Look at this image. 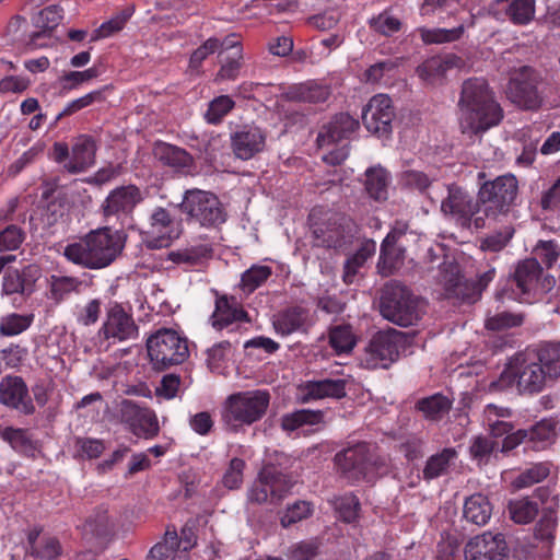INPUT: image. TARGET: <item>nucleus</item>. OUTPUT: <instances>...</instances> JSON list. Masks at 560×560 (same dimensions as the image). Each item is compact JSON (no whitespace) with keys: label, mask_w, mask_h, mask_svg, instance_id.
Segmentation results:
<instances>
[{"label":"nucleus","mask_w":560,"mask_h":560,"mask_svg":"<svg viewBox=\"0 0 560 560\" xmlns=\"http://www.w3.org/2000/svg\"><path fill=\"white\" fill-rule=\"evenodd\" d=\"M125 242L118 231L100 228L90 231L78 241L63 248L66 259L90 270H98L112 265L121 254Z\"/></svg>","instance_id":"nucleus-1"},{"label":"nucleus","mask_w":560,"mask_h":560,"mask_svg":"<svg viewBox=\"0 0 560 560\" xmlns=\"http://www.w3.org/2000/svg\"><path fill=\"white\" fill-rule=\"evenodd\" d=\"M480 190L478 199L472 197L463 188L456 185L447 187V196L441 201V211L444 215L455 219L462 226L476 230L483 229L490 214V189L489 180H486V173L478 174Z\"/></svg>","instance_id":"nucleus-2"},{"label":"nucleus","mask_w":560,"mask_h":560,"mask_svg":"<svg viewBox=\"0 0 560 560\" xmlns=\"http://www.w3.org/2000/svg\"><path fill=\"white\" fill-rule=\"evenodd\" d=\"M463 133L478 136L490 128V85L486 78L464 81L458 101Z\"/></svg>","instance_id":"nucleus-3"},{"label":"nucleus","mask_w":560,"mask_h":560,"mask_svg":"<svg viewBox=\"0 0 560 560\" xmlns=\"http://www.w3.org/2000/svg\"><path fill=\"white\" fill-rule=\"evenodd\" d=\"M555 285V279L544 276L540 262L536 258L520 262L512 278L497 291V300L511 299L521 303H534L540 300Z\"/></svg>","instance_id":"nucleus-4"},{"label":"nucleus","mask_w":560,"mask_h":560,"mask_svg":"<svg viewBox=\"0 0 560 560\" xmlns=\"http://www.w3.org/2000/svg\"><path fill=\"white\" fill-rule=\"evenodd\" d=\"M381 315L401 327L416 325L422 317V303L411 290L398 281L388 282L380 299Z\"/></svg>","instance_id":"nucleus-5"},{"label":"nucleus","mask_w":560,"mask_h":560,"mask_svg":"<svg viewBox=\"0 0 560 560\" xmlns=\"http://www.w3.org/2000/svg\"><path fill=\"white\" fill-rule=\"evenodd\" d=\"M549 376L536 360L524 353H516L501 371L499 378L492 382V389H504L516 384L522 394H538L547 384Z\"/></svg>","instance_id":"nucleus-6"},{"label":"nucleus","mask_w":560,"mask_h":560,"mask_svg":"<svg viewBox=\"0 0 560 560\" xmlns=\"http://www.w3.org/2000/svg\"><path fill=\"white\" fill-rule=\"evenodd\" d=\"M269 401V393L261 389L232 394L224 401L222 420L233 430L250 425L265 416Z\"/></svg>","instance_id":"nucleus-7"},{"label":"nucleus","mask_w":560,"mask_h":560,"mask_svg":"<svg viewBox=\"0 0 560 560\" xmlns=\"http://www.w3.org/2000/svg\"><path fill=\"white\" fill-rule=\"evenodd\" d=\"M148 355L156 370L184 363L189 358L188 339L171 328H161L147 340Z\"/></svg>","instance_id":"nucleus-8"},{"label":"nucleus","mask_w":560,"mask_h":560,"mask_svg":"<svg viewBox=\"0 0 560 560\" xmlns=\"http://www.w3.org/2000/svg\"><path fill=\"white\" fill-rule=\"evenodd\" d=\"M335 465L349 482L372 481L376 475L380 458L373 445L362 442L338 452L335 455Z\"/></svg>","instance_id":"nucleus-9"},{"label":"nucleus","mask_w":560,"mask_h":560,"mask_svg":"<svg viewBox=\"0 0 560 560\" xmlns=\"http://www.w3.org/2000/svg\"><path fill=\"white\" fill-rule=\"evenodd\" d=\"M179 209L188 223L203 228H217L226 220V213L219 198L201 189L186 190Z\"/></svg>","instance_id":"nucleus-10"},{"label":"nucleus","mask_w":560,"mask_h":560,"mask_svg":"<svg viewBox=\"0 0 560 560\" xmlns=\"http://www.w3.org/2000/svg\"><path fill=\"white\" fill-rule=\"evenodd\" d=\"M140 335L138 324L133 318L130 307H126L117 301L109 302L105 310L104 320L97 331L101 342H106V348L137 340Z\"/></svg>","instance_id":"nucleus-11"},{"label":"nucleus","mask_w":560,"mask_h":560,"mask_svg":"<svg viewBox=\"0 0 560 560\" xmlns=\"http://www.w3.org/2000/svg\"><path fill=\"white\" fill-rule=\"evenodd\" d=\"M409 343L408 336L397 329L377 332L370 341L362 358L366 369H387Z\"/></svg>","instance_id":"nucleus-12"},{"label":"nucleus","mask_w":560,"mask_h":560,"mask_svg":"<svg viewBox=\"0 0 560 560\" xmlns=\"http://www.w3.org/2000/svg\"><path fill=\"white\" fill-rule=\"evenodd\" d=\"M488 275L489 272H485L479 280H466L460 276L456 262L443 261L439 265L436 280L443 285L447 298L475 303L487 287Z\"/></svg>","instance_id":"nucleus-13"},{"label":"nucleus","mask_w":560,"mask_h":560,"mask_svg":"<svg viewBox=\"0 0 560 560\" xmlns=\"http://www.w3.org/2000/svg\"><path fill=\"white\" fill-rule=\"evenodd\" d=\"M541 75L529 66H522L511 72L506 85L508 98L523 109H538L542 97L538 91Z\"/></svg>","instance_id":"nucleus-14"},{"label":"nucleus","mask_w":560,"mask_h":560,"mask_svg":"<svg viewBox=\"0 0 560 560\" xmlns=\"http://www.w3.org/2000/svg\"><path fill=\"white\" fill-rule=\"evenodd\" d=\"M292 480L275 466H265L248 490V500L258 504L278 503L292 489Z\"/></svg>","instance_id":"nucleus-15"},{"label":"nucleus","mask_w":560,"mask_h":560,"mask_svg":"<svg viewBox=\"0 0 560 560\" xmlns=\"http://www.w3.org/2000/svg\"><path fill=\"white\" fill-rule=\"evenodd\" d=\"M552 434L551 424L540 422L530 433L526 430L514 431V425L509 421L492 422V453H508L518 446L528 435L530 439L548 440Z\"/></svg>","instance_id":"nucleus-16"},{"label":"nucleus","mask_w":560,"mask_h":560,"mask_svg":"<svg viewBox=\"0 0 560 560\" xmlns=\"http://www.w3.org/2000/svg\"><path fill=\"white\" fill-rule=\"evenodd\" d=\"M120 421L138 438L153 439L159 434V420L153 410L133 400L122 399L119 404Z\"/></svg>","instance_id":"nucleus-17"},{"label":"nucleus","mask_w":560,"mask_h":560,"mask_svg":"<svg viewBox=\"0 0 560 560\" xmlns=\"http://www.w3.org/2000/svg\"><path fill=\"white\" fill-rule=\"evenodd\" d=\"M143 234L150 247H167L174 240L179 237V223L167 209L156 207L149 217Z\"/></svg>","instance_id":"nucleus-18"},{"label":"nucleus","mask_w":560,"mask_h":560,"mask_svg":"<svg viewBox=\"0 0 560 560\" xmlns=\"http://www.w3.org/2000/svg\"><path fill=\"white\" fill-rule=\"evenodd\" d=\"M144 199L141 189L132 184L114 188L101 205V210L107 220L128 218L136 207Z\"/></svg>","instance_id":"nucleus-19"},{"label":"nucleus","mask_w":560,"mask_h":560,"mask_svg":"<svg viewBox=\"0 0 560 560\" xmlns=\"http://www.w3.org/2000/svg\"><path fill=\"white\" fill-rule=\"evenodd\" d=\"M394 117L392 100L386 94L373 96L362 112V122L365 128L380 137L392 132Z\"/></svg>","instance_id":"nucleus-20"},{"label":"nucleus","mask_w":560,"mask_h":560,"mask_svg":"<svg viewBox=\"0 0 560 560\" xmlns=\"http://www.w3.org/2000/svg\"><path fill=\"white\" fill-rule=\"evenodd\" d=\"M230 141L235 158L247 161L265 150L267 131L254 124L243 125L231 132Z\"/></svg>","instance_id":"nucleus-21"},{"label":"nucleus","mask_w":560,"mask_h":560,"mask_svg":"<svg viewBox=\"0 0 560 560\" xmlns=\"http://www.w3.org/2000/svg\"><path fill=\"white\" fill-rule=\"evenodd\" d=\"M347 396V381L343 378L308 380L298 386L296 399L301 404L331 398L341 399Z\"/></svg>","instance_id":"nucleus-22"},{"label":"nucleus","mask_w":560,"mask_h":560,"mask_svg":"<svg viewBox=\"0 0 560 560\" xmlns=\"http://www.w3.org/2000/svg\"><path fill=\"white\" fill-rule=\"evenodd\" d=\"M0 402L23 415L35 412L28 388L20 376H5L0 382Z\"/></svg>","instance_id":"nucleus-23"},{"label":"nucleus","mask_w":560,"mask_h":560,"mask_svg":"<svg viewBox=\"0 0 560 560\" xmlns=\"http://www.w3.org/2000/svg\"><path fill=\"white\" fill-rule=\"evenodd\" d=\"M467 68V62L462 57L453 54L432 57L417 68V73L424 82L435 85L441 84L448 71Z\"/></svg>","instance_id":"nucleus-24"},{"label":"nucleus","mask_w":560,"mask_h":560,"mask_svg":"<svg viewBox=\"0 0 560 560\" xmlns=\"http://www.w3.org/2000/svg\"><path fill=\"white\" fill-rule=\"evenodd\" d=\"M359 127V121L347 113H340L323 126L317 136L319 148L330 147L343 139H348Z\"/></svg>","instance_id":"nucleus-25"},{"label":"nucleus","mask_w":560,"mask_h":560,"mask_svg":"<svg viewBox=\"0 0 560 560\" xmlns=\"http://www.w3.org/2000/svg\"><path fill=\"white\" fill-rule=\"evenodd\" d=\"M43 528L35 526L27 533L26 555L37 560H56L62 555L59 539L51 535H40Z\"/></svg>","instance_id":"nucleus-26"},{"label":"nucleus","mask_w":560,"mask_h":560,"mask_svg":"<svg viewBox=\"0 0 560 560\" xmlns=\"http://www.w3.org/2000/svg\"><path fill=\"white\" fill-rule=\"evenodd\" d=\"M96 143L90 136H79L71 147V158L65 165V171L69 174H79L85 172L95 164Z\"/></svg>","instance_id":"nucleus-27"},{"label":"nucleus","mask_w":560,"mask_h":560,"mask_svg":"<svg viewBox=\"0 0 560 560\" xmlns=\"http://www.w3.org/2000/svg\"><path fill=\"white\" fill-rule=\"evenodd\" d=\"M308 322V310L302 306H292L276 314L272 325L278 335L287 337L294 332L306 331Z\"/></svg>","instance_id":"nucleus-28"},{"label":"nucleus","mask_w":560,"mask_h":560,"mask_svg":"<svg viewBox=\"0 0 560 560\" xmlns=\"http://www.w3.org/2000/svg\"><path fill=\"white\" fill-rule=\"evenodd\" d=\"M154 158L176 172H189L194 164L192 156L183 148L159 141L153 148Z\"/></svg>","instance_id":"nucleus-29"},{"label":"nucleus","mask_w":560,"mask_h":560,"mask_svg":"<svg viewBox=\"0 0 560 560\" xmlns=\"http://www.w3.org/2000/svg\"><path fill=\"white\" fill-rule=\"evenodd\" d=\"M518 192L515 175L508 173L492 179V210L505 212L514 203Z\"/></svg>","instance_id":"nucleus-30"},{"label":"nucleus","mask_w":560,"mask_h":560,"mask_svg":"<svg viewBox=\"0 0 560 560\" xmlns=\"http://www.w3.org/2000/svg\"><path fill=\"white\" fill-rule=\"evenodd\" d=\"M315 244L326 248H340L347 243L345 226L338 218L318 224L313 231Z\"/></svg>","instance_id":"nucleus-31"},{"label":"nucleus","mask_w":560,"mask_h":560,"mask_svg":"<svg viewBox=\"0 0 560 560\" xmlns=\"http://www.w3.org/2000/svg\"><path fill=\"white\" fill-rule=\"evenodd\" d=\"M330 95V88L316 81H307L289 88L287 97L294 102L324 103Z\"/></svg>","instance_id":"nucleus-32"},{"label":"nucleus","mask_w":560,"mask_h":560,"mask_svg":"<svg viewBox=\"0 0 560 560\" xmlns=\"http://www.w3.org/2000/svg\"><path fill=\"white\" fill-rule=\"evenodd\" d=\"M213 327L221 330L230 327L237 322H248L247 313L236 306V303H231L226 296H221L215 301V311L212 315Z\"/></svg>","instance_id":"nucleus-33"},{"label":"nucleus","mask_w":560,"mask_h":560,"mask_svg":"<svg viewBox=\"0 0 560 560\" xmlns=\"http://www.w3.org/2000/svg\"><path fill=\"white\" fill-rule=\"evenodd\" d=\"M452 405L453 401L448 397L442 394H433L419 399L415 408L425 420L440 421L450 412Z\"/></svg>","instance_id":"nucleus-34"},{"label":"nucleus","mask_w":560,"mask_h":560,"mask_svg":"<svg viewBox=\"0 0 560 560\" xmlns=\"http://www.w3.org/2000/svg\"><path fill=\"white\" fill-rule=\"evenodd\" d=\"M457 457L458 453L454 447H445L441 452L431 455L422 470L423 479L430 481L446 475L450 466Z\"/></svg>","instance_id":"nucleus-35"},{"label":"nucleus","mask_w":560,"mask_h":560,"mask_svg":"<svg viewBox=\"0 0 560 560\" xmlns=\"http://www.w3.org/2000/svg\"><path fill=\"white\" fill-rule=\"evenodd\" d=\"M389 182V173L381 166L370 167L365 171V190L375 201H385L388 198Z\"/></svg>","instance_id":"nucleus-36"},{"label":"nucleus","mask_w":560,"mask_h":560,"mask_svg":"<svg viewBox=\"0 0 560 560\" xmlns=\"http://www.w3.org/2000/svg\"><path fill=\"white\" fill-rule=\"evenodd\" d=\"M115 526V521L109 514L108 508L106 505H100L86 518L82 530L84 535L104 537L113 533Z\"/></svg>","instance_id":"nucleus-37"},{"label":"nucleus","mask_w":560,"mask_h":560,"mask_svg":"<svg viewBox=\"0 0 560 560\" xmlns=\"http://www.w3.org/2000/svg\"><path fill=\"white\" fill-rule=\"evenodd\" d=\"M375 250L376 243L373 240H364L361 243L359 249L345 262L342 275L345 283H353L359 269L375 254Z\"/></svg>","instance_id":"nucleus-38"},{"label":"nucleus","mask_w":560,"mask_h":560,"mask_svg":"<svg viewBox=\"0 0 560 560\" xmlns=\"http://www.w3.org/2000/svg\"><path fill=\"white\" fill-rule=\"evenodd\" d=\"M83 281L72 276L52 275L49 279V299L55 303H61L71 293H80Z\"/></svg>","instance_id":"nucleus-39"},{"label":"nucleus","mask_w":560,"mask_h":560,"mask_svg":"<svg viewBox=\"0 0 560 560\" xmlns=\"http://www.w3.org/2000/svg\"><path fill=\"white\" fill-rule=\"evenodd\" d=\"M536 361L541 364L550 381L560 377V342H546L536 352Z\"/></svg>","instance_id":"nucleus-40"},{"label":"nucleus","mask_w":560,"mask_h":560,"mask_svg":"<svg viewBox=\"0 0 560 560\" xmlns=\"http://www.w3.org/2000/svg\"><path fill=\"white\" fill-rule=\"evenodd\" d=\"M0 436L18 453L34 456L36 444L24 429L0 427Z\"/></svg>","instance_id":"nucleus-41"},{"label":"nucleus","mask_w":560,"mask_h":560,"mask_svg":"<svg viewBox=\"0 0 560 560\" xmlns=\"http://www.w3.org/2000/svg\"><path fill=\"white\" fill-rule=\"evenodd\" d=\"M220 55L223 65L221 66L217 78L221 80H234L238 74L243 57V48L241 44L237 42L229 44Z\"/></svg>","instance_id":"nucleus-42"},{"label":"nucleus","mask_w":560,"mask_h":560,"mask_svg":"<svg viewBox=\"0 0 560 560\" xmlns=\"http://www.w3.org/2000/svg\"><path fill=\"white\" fill-rule=\"evenodd\" d=\"M464 517L478 526L486 525L490 520V501L483 494H472L465 501Z\"/></svg>","instance_id":"nucleus-43"},{"label":"nucleus","mask_w":560,"mask_h":560,"mask_svg":"<svg viewBox=\"0 0 560 560\" xmlns=\"http://www.w3.org/2000/svg\"><path fill=\"white\" fill-rule=\"evenodd\" d=\"M524 315L522 313L501 312L492 316V351L502 349L506 339H502L497 331L522 326Z\"/></svg>","instance_id":"nucleus-44"},{"label":"nucleus","mask_w":560,"mask_h":560,"mask_svg":"<svg viewBox=\"0 0 560 560\" xmlns=\"http://www.w3.org/2000/svg\"><path fill=\"white\" fill-rule=\"evenodd\" d=\"M212 247L210 244H197L176 252L170 253V259L174 264H185L195 266L212 256Z\"/></svg>","instance_id":"nucleus-45"},{"label":"nucleus","mask_w":560,"mask_h":560,"mask_svg":"<svg viewBox=\"0 0 560 560\" xmlns=\"http://www.w3.org/2000/svg\"><path fill=\"white\" fill-rule=\"evenodd\" d=\"M324 420V411L312 409H300L284 415L281 420V427L284 431L292 432L304 424H318Z\"/></svg>","instance_id":"nucleus-46"},{"label":"nucleus","mask_w":560,"mask_h":560,"mask_svg":"<svg viewBox=\"0 0 560 560\" xmlns=\"http://www.w3.org/2000/svg\"><path fill=\"white\" fill-rule=\"evenodd\" d=\"M510 517L516 524H529L538 515V504L528 498L512 500L508 504Z\"/></svg>","instance_id":"nucleus-47"},{"label":"nucleus","mask_w":560,"mask_h":560,"mask_svg":"<svg viewBox=\"0 0 560 560\" xmlns=\"http://www.w3.org/2000/svg\"><path fill=\"white\" fill-rule=\"evenodd\" d=\"M271 267L265 265H253L242 273L240 287L245 293L250 294L261 287L271 277Z\"/></svg>","instance_id":"nucleus-48"},{"label":"nucleus","mask_w":560,"mask_h":560,"mask_svg":"<svg viewBox=\"0 0 560 560\" xmlns=\"http://www.w3.org/2000/svg\"><path fill=\"white\" fill-rule=\"evenodd\" d=\"M550 463L541 462L523 470L512 482L515 489H524L544 481L550 475Z\"/></svg>","instance_id":"nucleus-49"},{"label":"nucleus","mask_w":560,"mask_h":560,"mask_svg":"<svg viewBox=\"0 0 560 560\" xmlns=\"http://www.w3.org/2000/svg\"><path fill=\"white\" fill-rule=\"evenodd\" d=\"M62 18V9L58 5H49L40 10L36 15L33 16V23L35 27L40 30V32L34 33L33 35H42V33L54 32L61 23Z\"/></svg>","instance_id":"nucleus-50"},{"label":"nucleus","mask_w":560,"mask_h":560,"mask_svg":"<svg viewBox=\"0 0 560 560\" xmlns=\"http://www.w3.org/2000/svg\"><path fill=\"white\" fill-rule=\"evenodd\" d=\"M329 343L337 353H347L355 345L354 335L349 325H339L330 329Z\"/></svg>","instance_id":"nucleus-51"},{"label":"nucleus","mask_w":560,"mask_h":560,"mask_svg":"<svg viewBox=\"0 0 560 560\" xmlns=\"http://www.w3.org/2000/svg\"><path fill=\"white\" fill-rule=\"evenodd\" d=\"M179 550L177 532L167 529L163 541L155 544L149 551L148 560H164Z\"/></svg>","instance_id":"nucleus-52"},{"label":"nucleus","mask_w":560,"mask_h":560,"mask_svg":"<svg viewBox=\"0 0 560 560\" xmlns=\"http://www.w3.org/2000/svg\"><path fill=\"white\" fill-rule=\"evenodd\" d=\"M332 505L343 522L352 523L357 521L359 516L360 501L353 493H347L335 498Z\"/></svg>","instance_id":"nucleus-53"},{"label":"nucleus","mask_w":560,"mask_h":560,"mask_svg":"<svg viewBox=\"0 0 560 560\" xmlns=\"http://www.w3.org/2000/svg\"><path fill=\"white\" fill-rule=\"evenodd\" d=\"M108 86H105L101 90L92 91L79 98H75L71 102H69L66 107L57 115L56 121L60 120L63 116L72 115L93 103H101L105 100L104 97V91L107 90Z\"/></svg>","instance_id":"nucleus-54"},{"label":"nucleus","mask_w":560,"mask_h":560,"mask_svg":"<svg viewBox=\"0 0 560 560\" xmlns=\"http://www.w3.org/2000/svg\"><path fill=\"white\" fill-rule=\"evenodd\" d=\"M489 532L472 537L465 547L466 560H490Z\"/></svg>","instance_id":"nucleus-55"},{"label":"nucleus","mask_w":560,"mask_h":560,"mask_svg":"<svg viewBox=\"0 0 560 560\" xmlns=\"http://www.w3.org/2000/svg\"><path fill=\"white\" fill-rule=\"evenodd\" d=\"M235 106L234 101L229 95H220L213 98L208 106L205 118L208 122L217 125L221 122Z\"/></svg>","instance_id":"nucleus-56"},{"label":"nucleus","mask_w":560,"mask_h":560,"mask_svg":"<svg viewBox=\"0 0 560 560\" xmlns=\"http://www.w3.org/2000/svg\"><path fill=\"white\" fill-rule=\"evenodd\" d=\"M506 13L514 24H527L535 14V0H513Z\"/></svg>","instance_id":"nucleus-57"},{"label":"nucleus","mask_w":560,"mask_h":560,"mask_svg":"<svg viewBox=\"0 0 560 560\" xmlns=\"http://www.w3.org/2000/svg\"><path fill=\"white\" fill-rule=\"evenodd\" d=\"M390 248L383 253V244L381 245L378 268L384 275H390L401 264L405 249L396 243H390Z\"/></svg>","instance_id":"nucleus-58"},{"label":"nucleus","mask_w":560,"mask_h":560,"mask_svg":"<svg viewBox=\"0 0 560 560\" xmlns=\"http://www.w3.org/2000/svg\"><path fill=\"white\" fill-rule=\"evenodd\" d=\"M245 467L246 464L242 458H232L222 476V485L229 490L241 488Z\"/></svg>","instance_id":"nucleus-59"},{"label":"nucleus","mask_w":560,"mask_h":560,"mask_svg":"<svg viewBox=\"0 0 560 560\" xmlns=\"http://www.w3.org/2000/svg\"><path fill=\"white\" fill-rule=\"evenodd\" d=\"M312 513L313 506L308 501H296L292 505L288 506L280 518V523L283 527H289L310 517Z\"/></svg>","instance_id":"nucleus-60"},{"label":"nucleus","mask_w":560,"mask_h":560,"mask_svg":"<svg viewBox=\"0 0 560 560\" xmlns=\"http://www.w3.org/2000/svg\"><path fill=\"white\" fill-rule=\"evenodd\" d=\"M28 316L11 314L0 322V334L3 336H15L26 330L31 325Z\"/></svg>","instance_id":"nucleus-61"},{"label":"nucleus","mask_w":560,"mask_h":560,"mask_svg":"<svg viewBox=\"0 0 560 560\" xmlns=\"http://www.w3.org/2000/svg\"><path fill=\"white\" fill-rule=\"evenodd\" d=\"M469 453L479 466L488 465L490 460V440L488 436H474L469 446Z\"/></svg>","instance_id":"nucleus-62"},{"label":"nucleus","mask_w":560,"mask_h":560,"mask_svg":"<svg viewBox=\"0 0 560 560\" xmlns=\"http://www.w3.org/2000/svg\"><path fill=\"white\" fill-rule=\"evenodd\" d=\"M133 13L132 8H127L112 18L109 21L104 22L96 30L95 35H110L113 33L121 32Z\"/></svg>","instance_id":"nucleus-63"},{"label":"nucleus","mask_w":560,"mask_h":560,"mask_svg":"<svg viewBox=\"0 0 560 560\" xmlns=\"http://www.w3.org/2000/svg\"><path fill=\"white\" fill-rule=\"evenodd\" d=\"M24 240V233L16 225H9L0 232V252L15 250Z\"/></svg>","instance_id":"nucleus-64"}]
</instances>
